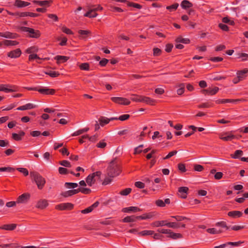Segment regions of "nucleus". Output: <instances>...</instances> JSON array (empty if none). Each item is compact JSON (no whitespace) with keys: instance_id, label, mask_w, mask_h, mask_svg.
Here are the masks:
<instances>
[{"instance_id":"29","label":"nucleus","mask_w":248,"mask_h":248,"mask_svg":"<svg viewBox=\"0 0 248 248\" xmlns=\"http://www.w3.org/2000/svg\"><path fill=\"white\" fill-rule=\"evenodd\" d=\"M89 11L84 14V16L89 17L90 18H93L97 16L98 15L96 13H94L92 9H90V7L88 8Z\"/></svg>"},{"instance_id":"52","label":"nucleus","mask_w":248,"mask_h":248,"mask_svg":"<svg viewBox=\"0 0 248 248\" xmlns=\"http://www.w3.org/2000/svg\"><path fill=\"white\" fill-rule=\"evenodd\" d=\"M58 170L61 174H66L69 173V170L65 168L59 167Z\"/></svg>"},{"instance_id":"1","label":"nucleus","mask_w":248,"mask_h":248,"mask_svg":"<svg viewBox=\"0 0 248 248\" xmlns=\"http://www.w3.org/2000/svg\"><path fill=\"white\" fill-rule=\"evenodd\" d=\"M121 171L120 167L116 159L112 160L107 168V175L110 177H114L119 175Z\"/></svg>"},{"instance_id":"18","label":"nucleus","mask_w":248,"mask_h":248,"mask_svg":"<svg viewBox=\"0 0 248 248\" xmlns=\"http://www.w3.org/2000/svg\"><path fill=\"white\" fill-rule=\"evenodd\" d=\"M235 136L228 133L222 134L220 135V139L224 141H230L235 138Z\"/></svg>"},{"instance_id":"12","label":"nucleus","mask_w":248,"mask_h":248,"mask_svg":"<svg viewBox=\"0 0 248 248\" xmlns=\"http://www.w3.org/2000/svg\"><path fill=\"white\" fill-rule=\"evenodd\" d=\"M48 205V201L46 199H41L39 200L35 205V207L38 209H44Z\"/></svg>"},{"instance_id":"22","label":"nucleus","mask_w":248,"mask_h":248,"mask_svg":"<svg viewBox=\"0 0 248 248\" xmlns=\"http://www.w3.org/2000/svg\"><path fill=\"white\" fill-rule=\"evenodd\" d=\"M141 102L145 103L148 105H154L155 103V100L149 97L142 96Z\"/></svg>"},{"instance_id":"4","label":"nucleus","mask_w":248,"mask_h":248,"mask_svg":"<svg viewBox=\"0 0 248 248\" xmlns=\"http://www.w3.org/2000/svg\"><path fill=\"white\" fill-rule=\"evenodd\" d=\"M21 30L23 31L28 32L29 36L30 38H38L40 35L41 33L38 30H35L32 28L27 27H21Z\"/></svg>"},{"instance_id":"58","label":"nucleus","mask_w":248,"mask_h":248,"mask_svg":"<svg viewBox=\"0 0 248 248\" xmlns=\"http://www.w3.org/2000/svg\"><path fill=\"white\" fill-rule=\"evenodd\" d=\"M61 195L63 197L67 198L72 196L71 190L62 192Z\"/></svg>"},{"instance_id":"34","label":"nucleus","mask_w":248,"mask_h":248,"mask_svg":"<svg viewBox=\"0 0 248 248\" xmlns=\"http://www.w3.org/2000/svg\"><path fill=\"white\" fill-rule=\"evenodd\" d=\"M98 121L99 122V124L102 126H103L105 124H108L110 122V120H108V118L105 117H101L99 119Z\"/></svg>"},{"instance_id":"63","label":"nucleus","mask_w":248,"mask_h":248,"mask_svg":"<svg viewBox=\"0 0 248 248\" xmlns=\"http://www.w3.org/2000/svg\"><path fill=\"white\" fill-rule=\"evenodd\" d=\"M161 50L158 48H154L153 49V54L155 56H157L161 55Z\"/></svg>"},{"instance_id":"40","label":"nucleus","mask_w":248,"mask_h":248,"mask_svg":"<svg viewBox=\"0 0 248 248\" xmlns=\"http://www.w3.org/2000/svg\"><path fill=\"white\" fill-rule=\"evenodd\" d=\"M64 186L67 188H75L78 186V185L76 183L66 182Z\"/></svg>"},{"instance_id":"54","label":"nucleus","mask_w":248,"mask_h":248,"mask_svg":"<svg viewBox=\"0 0 248 248\" xmlns=\"http://www.w3.org/2000/svg\"><path fill=\"white\" fill-rule=\"evenodd\" d=\"M113 177H110L108 176V177H106L103 182H102L103 185H107L111 183L112 181V178Z\"/></svg>"},{"instance_id":"51","label":"nucleus","mask_w":248,"mask_h":248,"mask_svg":"<svg viewBox=\"0 0 248 248\" xmlns=\"http://www.w3.org/2000/svg\"><path fill=\"white\" fill-rule=\"evenodd\" d=\"M79 191L84 194H88L91 192V190L88 188L80 187Z\"/></svg>"},{"instance_id":"27","label":"nucleus","mask_w":248,"mask_h":248,"mask_svg":"<svg viewBox=\"0 0 248 248\" xmlns=\"http://www.w3.org/2000/svg\"><path fill=\"white\" fill-rule=\"evenodd\" d=\"M181 6L183 9H186L193 6V4L187 0H184L181 3Z\"/></svg>"},{"instance_id":"50","label":"nucleus","mask_w":248,"mask_h":248,"mask_svg":"<svg viewBox=\"0 0 248 248\" xmlns=\"http://www.w3.org/2000/svg\"><path fill=\"white\" fill-rule=\"evenodd\" d=\"M59 163L61 165L65 167H69H69H71L70 162L67 160H62V161H60Z\"/></svg>"},{"instance_id":"36","label":"nucleus","mask_w":248,"mask_h":248,"mask_svg":"<svg viewBox=\"0 0 248 248\" xmlns=\"http://www.w3.org/2000/svg\"><path fill=\"white\" fill-rule=\"evenodd\" d=\"M132 96L130 98L132 101L136 102H141L142 95L132 94Z\"/></svg>"},{"instance_id":"28","label":"nucleus","mask_w":248,"mask_h":248,"mask_svg":"<svg viewBox=\"0 0 248 248\" xmlns=\"http://www.w3.org/2000/svg\"><path fill=\"white\" fill-rule=\"evenodd\" d=\"M168 237L173 239H177L182 238V235L180 233L173 232L170 230Z\"/></svg>"},{"instance_id":"38","label":"nucleus","mask_w":248,"mask_h":248,"mask_svg":"<svg viewBox=\"0 0 248 248\" xmlns=\"http://www.w3.org/2000/svg\"><path fill=\"white\" fill-rule=\"evenodd\" d=\"M38 50V48L36 46H32L30 47H29L26 49V52L28 54H31L33 53L37 52Z\"/></svg>"},{"instance_id":"7","label":"nucleus","mask_w":248,"mask_h":248,"mask_svg":"<svg viewBox=\"0 0 248 248\" xmlns=\"http://www.w3.org/2000/svg\"><path fill=\"white\" fill-rule=\"evenodd\" d=\"M31 195L29 193H25L20 195L16 200L17 203H27L29 201Z\"/></svg>"},{"instance_id":"49","label":"nucleus","mask_w":248,"mask_h":248,"mask_svg":"<svg viewBox=\"0 0 248 248\" xmlns=\"http://www.w3.org/2000/svg\"><path fill=\"white\" fill-rule=\"evenodd\" d=\"M131 190H132L131 188H125L124 190H122L120 192V194L122 195L126 196V195H128L131 192Z\"/></svg>"},{"instance_id":"26","label":"nucleus","mask_w":248,"mask_h":248,"mask_svg":"<svg viewBox=\"0 0 248 248\" xmlns=\"http://www.w3.org/2000/svg\"><path fill=\"white\" fill-rule=\"evenodd\" d=\"M16 227V224H5L0 227V229L4 230L12 231L15 230Z\"/></svg>"},{"instance_id":"59","label":"nucleus","mask_w":248,"mask_h":248,"mask_svg":"<svg viewBox=\"0 0 248 248\" xmlns=\"http://www.w3.org/2000/svg\"><path fill=\"white\" fill-rule=\"evenodd\" d=\"M107 146V143L104 140H101L98 142L96 146L99 148H104Z\"/></svg>"},{"instance_id":"6","label":"nucleus","mask_w":248,"mask_h":248,"mask_svg":"<svg viewBox=\"0 0 248 248\" xmlns=\"http://www.w3.org/2000/svg\"><path fill=\"white\" fill-rule=\"evenodd\" d=\"M111 100L115 103L123 105H129L131 103L129 99L121 97H112Z\"/></svg>"},{"instance_id":"23","label":"nucleus","mask_w":248,"mask_h":248,"mask_svg":"<svg viewBox=\"0 0 248 248\" xmlns=\"http://www.w3.org/2000/svg\"><path fill=\"white\" fill-rule=\"evenodd\" d=\"M151 225L153 227H162L164 226H167V220H160V221H156L153 222L151 224Z\"/></svg>"},{"instance_id":"19","label":"nucleus","mask_w":248,"mask_h":248,"mask_svg":"<svg viewBox=\"0 0 248 248\" xmlns=\"http://www.w3.org/2000/svg\"><path fill=\"white\" fill-rule=\"evenodd\" d=\"M36 108V106L32 103H28L18 107L16 109L18 110H25L31 109Z\"/></svg>"},{"instance_id":"11","label":"nucleus","mask_w":248,"mask_h":248,"mask_svg":"<svg viewBox=\"0 0 248 248\" xmlns=\"http://www.w3.org/2000/svg\"><path fill=\"white\" fill-rule=\"evenodd\" d=\"M21 53V50L20 48H16L8 52L7 56L11 58H17L20 56Z\"/></svg>"},{"instance_id":"41","label":"nucleus","mask_w":248,"mask_h":248,"mask_svg":"<svg viewBox=\"0 0 248 248\" xmlns=\"http://www.w3.org/2000/svg\"><path fill=\"white\" fill-rule=\"evenodd\" d=\"M206 231L208 233L211 234H218L222 232L221 230H217V229L214 228L207 229Z\"/></svg>"},{"instance_id":"53","label":"nucleus","mask_w":248,"mask_h":248,"mask_svg":"<svg viewBox=\"0 0 248 248\" xmlns=\"http://www.w3.org/2000/svg\"><path fill=\"white\" fill-rule=\"evenodd\" d=\"M222 22L224 23H228L230 25H233L234 22L232 20H230L228 17H224L222 18Z\"/></svg>"},{"instance_id":"45","label":"nucleus","mask_w":248,"mask_h":248,"mask_svg":"<svg viewBox=\"0 0 248 248\" xmlns=\"http://www.w3.org/2000/svg\"><path fill=\"white\" fill-rule=\"evenodd\" d=\"M178 6L179 4L178 3H174L171 5L167 6L166 9L169 10L170 12H172L176 10L177 9Z\"/></svg>"},{"instance_id":"21","label":"nucleus","mask_w":248,"mask_h":248,"mask_svg":"<svg viewBox=\"0 0 248 248\" xmlns=\"http://www.w3.org/2000/svg\"><path fill=\"white\" fill-rule=\"evenodd\" d=\"M228 215L232 218H237L242 217L243 213L239 211H232L229 212Z\"/></svg>"},{"instance_id":"8","label":"nucleus","mask_w":248,"mask_h":248,"mask_svg":"<svg viewBox=\"0 0 248 248\" xmlns=\"http://www.w3.org/2000/svg\"><path fill=\"white\" fill-rule=\"evenodd\" d=\"M74 207V205L71 203H62L57 205L55 209L59 210H70Z\"/></svg>"},{"instance_id":"32","label":"nucleus","mask_w":248,"mask_h":248,"mask_svg":"<svg viewBox=\"0 0 248 248\" xmlns=\"http://www.w3.org/2000/svg\"><path fill=\"white\" fill-rule=\"evenodd\" d=\"M19 44V42L15 40H5L3 41V45L6 46H14Z\"/></svg>"},{"instance_id":"35","label":"nucleus","mask_w":248,"mask_h":248,"mask_svg":"<svg viewBox=\"0 0 248 248\" xmlns=\"http://www.w3.org/2000/svg\"><path fill=\"white\" fill-rule=\"evenodd\" d=\"M136 221L135 216H127L123 219V222H133Z\"/></svg>"},{"instance_id":"60","label":"nucleus","mask_w":248,"mask_h":248,"mask_svg":"<svg viewBox=\"0 0 248 248\" xmlns=\"http://www.w3.org/2000/svg\"><path fill=\"white\" fill-rule=\"evenodd\" d=\"M130 115L129 114H123L120 116L118 119L121 121H124L128 119Z\"/></svg>"},{"instance_id":"16","label":"nucleus","mask_w":248,"mask_h":248,"mask_svg":"<svg viewBox=\"0 0 248 248\" xmlns=\"http://www.w3.org/2000/svg\"><path fill=\"white\" fill-rule=\"evenodd\" d=\"M122 212L124 213H136L140 212L141 210L136 206H130L128 207H125L122 209Z\"/></svg>"},{"instance_id":"9","label":"nucleus","mask_w":248,"mask_h":248,"mask_svg":"<svg viewBox=\"0 0 248 248\" xmlns=\"http://www.w3.org/2000/svg\"><path fill=\"white\" fill-rule=\"evenodd\" d=\"M244 242L239 241L238 242H228L226 243L221 244L218 246H215L214 248H226V247L231 246H233V247H238L240 244L243 243Z\"/></svg>"},{"instance_id":"55","label":"nucleus","mask_w":248,"mask_h":248,"mask_svg":"<svg viewBox=\"0 0 248 248\" xmlns=\"http://www.w3.org/2000/svg\"><path fill=\"white\" fill-rule=\"evenodd\" d=\"M127 5L129 6L133 7L137 9H141L142 7V6L140 4L134 2H128Z\"/></svg>"},{"instance_id":"31","label":"nucleus","mask_w":248,"mask_h":248,"mask_svg":"<svg viewBox=\"0 0 248 248\" xmlns=\"http://www.w3.org/2000/svg\"><path fill=\"white\" fill-rule=\"evenodd\" d=\"M175 41L176 43H183L185 44H188L190 43V40L187 38H183L182 36L178 37Z\"/></svg>"},{"instance_id":"48","label":"nucleus","mask_w":248,"mask_h":248,"mask_svg":"<svg viewBox=\"0 0 248 248\" xmlns=\"http://www.w3.org/2000/svg\"><path fill=\"white\" fill-rule=\"evenodd\" d=\"M216 225L217 226H220L222 228H225L226 230H228L229 229V227H228L227 226V224L225 221L218 222L216 223Z\"/></svg>"},{"instance_id":"44","label":"nucleus","mask_w":248,"mask_h":248,"mask_svg":"<svg viewBox=\"0 0 248 248\" xmlns=\"http://www.w3.org/2000/svg\"><path fill=\"white\" fill-rule=\"evenodd\" d=\"M46 74L52 78L57 77L60 75L59 72L54 71H49L46 72Z\"/></svg>"},{"instance_id":"33","label":"nucleus","mask_w":248,"mask_h":248,"mask_svg":"<svg viewBox=\"0 0 248 248\" xmlns=\"http://www.w3.org/2000/svg\"><path fill=\"white\" fill-rule=\"evenodd\" d=\"M0 247L2 248H18L19 247L17 243H11L7 244H1Z\"/></svg>"},{"instance_id":"3","label":"nucleus","mask_w":248,"mask_h":248,"mask_svg":"<svg viewBox=\"0 0 248 248\" xmlns=\"http://www.w3.org/2000/svg\"><path fill=\"white\" fill-rule=\"evenodd\" d=\"M101 174L102 172L100 171H97L89 174L86 179L87 185L89 186H92L95 183L96 180L101 181Z\"/></svg>"},{"instance_id":"30","label":"nucleus","mask_w":248,"mask_h":248,"mask_svg":"<svg viewBox=\"0 0 248 248\" xmlns=\"http://www.w3.org/2000/svg\"><path fill=\"white\" fill-rule=\"evenodd\" d=\"M34 3L38 4L40 6H49L50 3L52 2L51 0H33Z\"/></svg>"},{"instance_id":"10","label":"nucleus","mask_w":248,"mask_h":248,"mask_svg":"<svg viewBox=\"0 0 248 248\" xmlns=\"http://www.w3.org/2000/svg\"><path fill=\"white\" fill-rule=\"evenodd\" d=\"M244 101V99H218L216 101V103L217 104H224L227 103H237L241 101Z\"/></svg>"},{"instance_id":"2","label":"nucleus","mask_w":248,"mask_h":248,"mask_svg":"<svg viewBox=\"0 0 248 248\" xmlns=\"http://www.w3.org/2000/svg\"><path fill=\"white\" fill-rule=\"evenodd\" d=\"M30 175L35 182L38 188L42 189L46 184L45 179L37 172H31Z\"/></svg>"},{"instance_id":"62","label":"nucleus","mask_w":248,"mask_h":248,"mask_svg":"<svg viewBox=\"0 0 248 248\" xmlns=\"http://www.w3.org/2000/svg\"><path fill=\"white\" fill-rule=\"evenodd\" d=\"M178 168L179 170H180L182 172H185L186 171L185 165L183 163L178 164Z\"/></svg>"},{"instance_id":"57","label":"nucleus","mask_w":248,"mask_h":248,"mask_svg":"<svg viewBox=\"0 0 248 248\" xmlns=\"http://www.w3.org/2000/svg\"><path fill=\"white\" fill-rule=\"evenodd\" d=\"M16 170L22 173L25 176H27L29 174V171L26 168H18Z\"/></svg>"},{"instance_id":"5","label":"nucleus","mask_w":248,"mask_h":248,"mask_svg":"<svg viewBox=\"0 0 248 248\" xmlns=\"http://www.w3.org/2000/svg\"><path fill=\"white\" fill-rule=\"evenodd\" d=\"M18 91V87L10 84H0V91H3L5 93L17 92Z\"/></svg>"},{"instance_id":"24","label":"nucleus","mask_w":248,"mask_h":248,"mask_svg":"<svg viewBox=\"0 0 248 248\" xmlns=\"http://www.w3.org/2000/svg\"><path fill=\"white\" fill-rule=\"evenodd\" d=\"M54 59L57 60V63L59 64L66 62L69 59V57L64 56L57 55L54 57Z\"/></svg>"},{"instance_id":"56","label":"nucleus","mask_w":248,"mask_h":248,"mask_svg":"<svg viewBox=\"0 0 248 248\" xmlns=\"http://www.w3.org/2000/svg\"><path fill=\"white\" fill-rule=\"evenodd\" d=\"M15 169L8 167H2L0 168V171H9V172H13L15 170Z\"/></svg>"},{"instance_id":"13","label":"nucleus","mask_w":248,"mask_h":248,"mask_svg":"<svg viewBox=\"0 0 248 248\" xmlns=\"http://www.w3.org/2000/svg\"><path fill=\"white\" fill-rule=\"evenodd\" d=\"M219 91V88L215 87L213 89H204L202 91V93L204 95H214L216 94Z\"/></svg>"},{"instance_id":"20","label":"nucleus","mask_w":248,"mask_h":248,"mask_svg":"<svg viewBox=\"0 0 248 248\" xmlns=\"http://www.w3.org/2000/svg\"><path fill=\"white\" fill-rule=\"evenodd\" d=\"M30 4V2L21 0H16L14 3V5L18 8L25 7L29 6Z\"/></svg>"},{"instance_id":"37","label":"nucleus","mask_w":248,"mask_h":248,"mask_svg":"<svg viewBox=\"0 0 248 248\" xmlns=\"http://www.w3.org/2000/svg\"><path fill=\"white\" fill-rule=\"evenodd\" d=\"M154 233V231L151 230H144L138 232L140 236L150 235Z\"/></svg>"},{"instance_id":"15","label":"nucleus","mask_w":248,"mask_h":248,"mask_svg":"<svg viewBox=\"0 0 248 248\" xmlns=\"http://www.w3.org/2000/svg\"><path fill=\"white\" fill-rule=\"evenodd\" d=\"M38 92L41 94L46 95H53L55 93V90L54 89L46 88L38 89Z\"/></svg>"},{"instance_id":"42","label":"nucleus","mask_w":248,"mask_h":248,"mask_svg":"<svg viewBox=\"0 0 248 248\" xmlns=\"http://www.w3.org/2000/svg\"><path fill=\"white\" fill-rule=\"evenodd\" d=\"M167 227L169 228H171L173 229L178 228L180 227V224L176 222H167Z\"/></svg>"},{"instance_id":"43","label":"nucleus","mask_w":248,"mask_h":248,"mask_svg":"<svg viewBox=\"0 0 248 248\" xmlns=\"http://www.w3.org/2000/svg\"><path fill=\"white\" fill-rule=\"evenodd\" d=\"M79 68L82 70H89L90 66L89 64L87 62L82 63L79 65Z\"/></svg>"},{"instance_id":"46","label":"nucleus","mask_w":248,"mask_h":248,"mask_svg":"<svg viewBox=\"0 0 248 248\" xmlns=\"http://www.w3.org/2000/svg\"><path fill=\"white\" fill-rule=\"evenodd\" d=\"M172 217L174 218L177 221H182L184 220H189V218L183 216H172Z\"/></svg>"},{"instance_id":"61","label":"nucleus","mask_w":248,"mask_h":248,"mask_svg":"<svg viewBox=\"0 0 248 248\" xmlns=\"http://www.w3.org/2000/svg\"><path fill=\"white\" fill-rule=\"evenodd\" d=\"M211 107L210 104L208 102L203 103L198 106V108H208Z\"/></svg>"},{"instance_id":"64","label":"nucleus","mask_w":248,"mask_h":248,"mask_svg":"<svg viewBox=\"0 0 248 248\" xmlns=\"http://www.w3.org/2000/svg\"><path fill=\"white\" fill-rule=\"evenodd\" d=\"M194 169L195 171H202L203 170V167L201 165L195 164L194 166Z\"/></svg>"},{"instance_id":"17","label":"nucleus","mask_w":248,"mask_h":248,"mask_svg":"<svg viewBox=\"0 0 248 248\" xmlns=\"http://www.w3.org/2000/svg\"><path fill=\"white\" fill-rule=\"evenodd\" d=\"M188 188L186 186L180 187L178 189V192L179 196L184 199H185L187 197V191Z\"/></svg>"},{"instance_id":"14","label":"nucleus","mask_w":248,"mask_h":248,"mask_svg":"<svg viewBox=\"0 0 248 248\" xmlns=\"http://www.w3.org/2000/svg\"><path fill=\"white\" fill-rule=\"evenodd\" d=\"M0 37L6 38L15 39L18 37V35L16 33L6 31L4 32H0Z\"/></svg>"},{"instance_id":"47","label":"nucleus","mask_w":248,"mask_h":248,"mask_svg":"<svg viewBox=\"0 0 248 248\" xmlns=\"http://www.w3.org/2000/svg\"><path fill=\"white\" fill-rule=\"evenodd\" d=\"M78 33L81 35L82 36L81 37L82 38H84L85 37V36L88 35V34H89L90 33V31H87V30H79L78 31Z\"/></svg>"},{"instance_id":"25","label":"nucleus","mask_w":248,"mask_h":248,"mask_svg":"<svg viewBox=\"0 0 248 248\" xmlns=\"http://www.w3.org/2000/svg\"><path fill=\"white\" fill-rule=\"evenodd\" d=\"M248 72V70L245 69L241 71H239L237 72V76L241 79L243 80L247 76L246 74Z\"/></svg>"},{"instance_id":"39","label":"nucleus","mask_w":248,"mask_h":248,"mask_svg":"<svg viewBox=\"0 0 248 248\" xmlns=\"http://www.w3.org/2000/svg\"><path fill=\"white\" fill-rule=\"evenodd\" d=\"M243 155V151L242 150H236L233 154L231 155L232 158H238L240 156Z\"/></svg>"}]
</instances>
